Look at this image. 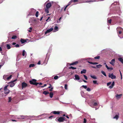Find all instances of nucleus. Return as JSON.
I'll list each match as a JSON object with an SVG mask.
<instances>
[{"instance_id": "nucleus-2", "label": "nucleus", "mask_w": 123, "mask_h": 123, "mask_svg": "<svg viewBox=\"0 0 123 123\" xmlns=\"http://www.w3.org/2000/svg\"><path fill=\"white\" fill-rule=\"evenodd\" d=\"M37 81V80L36 79H33L30 80L29 82L31 84L37 86V82H36Z\"/></svg>"}, {"instance_id": "nucleus-43", "label": "nucleus", "mask_w": 123, "mask_h": 123, "mask_svg": "<svg viewBox=\"0 0 123 123\" xmlns=\"http://www.w3.org/2000/svg\"><path fill=\"white\" fill-rule=\"evenodd\" d=\"M9 100H8V102H10L11 101L12 99H11V97H9Z\"/></svg>"}, {"instance_id": "nucleus-33", "label": "nucleus", "mask_w": 123, "mask_h": 123, "mask_svg": "<svg viewBox=\"0 0 123 123\" xmlns=\"http://www.w3.org/2000/svg\"><path fill=\"white\" fill-rule=\"evenodd\" d=\"M107 22L109 23V24H110L111 23V19H107Z\"/></svg>"}, {"instance_id": "nucleus-30", "label": "nucleus", "mask_w": 123, "mask_h": 123, "mask_svg": "<svg viewBox=\"0 0 123 123\" xmlns=\"http://www.w3.org/2000/svg\"><path fill=\"white\" fill-rule=\"evenodd\" d=\"M101 73L105 76H106V75L105 73L103 71H101Z\"/></svg>"}, {"instance_id": "nucleus-16", "label": "nucleus", "mask_w": 123, "mask_h": 123, "mask_svg": "<svg viewBox=\"0 0 123 123\" xmlns=\"http://www.w3.org/2000/svg\"><path fill=\"white\" fill-rule=\"evenodd\" d=\"M105 67L108 70H112L113 69V68L112 67H109L107 64L105 65Z\"/></svg>"}, {"instance_id": "nucleus-36", "label": "nucleus", "mask_w": 123, "mask_h": 123, "mask_svg": "<svg viewBox=\"0 0 123 123\" xmlns=\"http://www.w3.org/2000/svg\"><path fill=\"white\" fill-rule=\"evenodd\" d=\"M12 75H11L7 77L6 78L7 80H8L11 79L12 78Z\"/></svg>"}, {"instance_id": "nucleus-40", "label": "nucleus", "mask_w": 123, "mask_h": 123, "mask_svg": "<svg viewBox=\"0 0 123 123\" xmlns=\"http://www.w3.org/2000/svg\"><path fill=\"white\" fill-rule=\"evenodd\" d=\"M50 18V17H49L46 20V21L48 22L50 21L51 20L50 19H49Z\"/></svg>"}, {"instance_id": "nucleus-6", "label": "nucleus", "mask_w": 123, "mask_h": 123, "mask_svg": "<svg viewBox=\"0 0 123 123\" xmlns=\"http://www.w3.org/2000/svg\"><path fill=\"white\" fill-rule=\"evenodd\" d=\"M122 96V94H117L115 96V97L117 99H118L120 98Z\"/></svg>"}, {"instance_id": "nucleus-45", "label": "nucleus", "mask_w": 123, "mask_h": 123, "mask_svg": "<svg viewBox=\"0 0 123 123\" xmlns=\"http://www.w3.org/2000/svg\"><path fill=\"white\" fill-rule=\"evenodd\" d=\"M25 51L24 50L23 51V53H22V55L23 56H24L25 55Z\"/></svg>"}, {"instance_id": "nucleus-3", "label": "nucleus", "mask_w": 123, "mask_h": 123, "mask_svg": "<svg viewBox=\"0 0 123 123\" xmlns=\"http://www.w3.org/2000/svg\"><path fill=\"white\" fill-rule=\"evenodd\" d=\"M66 119V118L63 117H61L58 119V120L59 122H63Z\"/></svg>"}, {"instance_id": "nucleus-62", "label": "nucleus", "mask_w": 123, "mask_h": 123, "mask_svg": "<svg viewBox=\"0 0 123 123\" xmlns=\"http://www.w3.org/2000/svg\"><path fill=\"white\" fill-rule=\"evenodd\" d=\"M37 64L38 65H40V61H39L37 63Z\"/></svg>"}, {"instance_id": "nucleus-27", "label": "nucleus", "mask_w": 123, "mask_h": 123, "mask_svg": "<svg viewBox=\"0 0 123 123\" xmlns=\"http://www.w3.org/2000/svg\"><path fill=\"white\" fill-rule=\"evenodd\" d=\"M49 9L47 8H46L45 9V11L47 13H49Z\"/></svg>"}, {"instance_id": "nucleus-44", "label": "nucleus", "mask_w": 123, "mask_h": 123, "mask_svg": "<svg viewBox=\"0 0 123 123\" xmlns=\"http://www.w3.org/2000/svg\"><path fill=\"white\" fill-rule=\"evenodd\" d=\"M83 76H84V77L85 78L86 80H87L88 78H87V76L86 75H84Z\"/></svg>"}, {"instance_id": "nucleus-7", "label": "nucleus", "mask_w": 123, "mask_h": 123, "mask_svg": "<svg viewBox=\"0 0 123 123\" xmlns=\"http://www.w3.org/2000/svg\"><path fill=\"white\" fill-rule=\"evenodd\" d=\"M53 30V28H51L50 29L47 30L45 32V34H46L48 33H49L52 31Z\"/></svg>"}, {"instance_id": "nucleus-52", "label": "nucleus", "mask_w": 123, "mask_h": 123, "mask_svg": "<svg viewBox=\"0 0 123 123\" xmlns=\"http://www.w3.org/2000/svg\"><path fill=\"white\" fill-rule=\"evenodd\" d=\"M86 90L88 91L89 92L91 91V90L90 88H88L86 89Z\"/></svg>"}, {"instance_id": "nucleus-19", "label": "nucleus", "mask_w": 123, "mask_h": 123, "mask_svg": "<svg viewBox=\"0 0 123 123\" xmlns=\"http://www.w3.org/2000/svg\"><path fill=\"white\" fill-rule=\"evenodd\" d=\"M49 93V92H48L47 91H44L43 92V94H45V95H46L48 94Z\"/></svg>"}, {"instance_id": "nucleus-20", "label": "nucleus", "mask_w": 123, "mask_h": 123, "mask_svg": "<svg viewBox=\"0 0 123 123\" xmlns=\"http://www.w3.org/2000/svg\"><path fill=\"white\" fill-rule=\"evenodd\" d=\"M7 91H8L7 92H6V91H5L4 93L6 94V95H7L10 92V90L8 89H7Z\"/></svg>"}, {"instance_id": "nucleus-61", "label": "nucleus", "mask_w": 123, "mask_h": 123, "mask_svg": "<svg viewBox=\"0 0 123 123\" xmlns=\"http://www.w3.org/2000/svg\"><path fill=\"white\" fill-rule=\"evenodd\" d=\"M118 32L119 34H120L122 33V32L121 31H118Z\"/></svg>"}, {"instance_id": "nucleus-50", "label": "nucleus", "mask_w": 123, "mask_h": 123, "mask_svg": "<svg viewBox=\"0 0 123 123\" xmlns=\"http://www.w3.org/2000/svg\"><path fill=\"white\" fill-rule=\"evenodd\" d=\"M122 29H123L122 28L120 27H117V30H118V29H120V30H122Z\"/></svg>"}, {"instance_id": "nucleus-49", "label": "nucleus", "mask_w": 123, "mask_h": 123, "mask_svg": "<svg viewBox=\"0 0 123 123\" xmlns=\"http://www.w3.org/2000/svg\"><path fill=\"white\" fill-rule=\"evenodd\" d=\"M86 121L85 118L84 119L83 123H86Z\"/></svg>"}, {"instance_id": "nucleus-38", "label": "nucleus", "mask_w": 123, "mask_h": 123, "mask_svg": "<svg viewBox=\"0 0 123 123\" xmlns=\"http://www.w3.org/2000/svg\"><path fill=\"white\" fill-rule=\"evenodd\" d=\"M100 58V56H98L95 57H94L95 59H99Z\"/></svg>"}, {"instance_id": "nucleus-31", "label": "nucleus", "mask_w": 123, "mask_h": 123, "mask_svg": "<svg viewBox=\"0 0 123 123\" xmlns=\"http://www.w3.org/2000/svg\"><path fill=\"white\" fill-rule=\"evenodd\" d=\"M8 86V85H7V86H5V87H4V90L5 91H6L7 90V87Z\"/></svg>"}, {"instance_id": "nucleus-35", "label": "nucleus", "mask_w": 123, "mask_h": 123, "mask_svg": "<svg viewBox=\"0 0 123 123\" xmlns=\"http://www.w3.org/2000/svg\"><path fill=\"white\" fill-rule=\"evenodd\" d=\"M98 105V103L97 102H95L93 104V106H96Z\"/></svg>"}, {"instance_id": "nucleus-34", "label": "nucleus", "mask_w": 123, "mask_h": 123, "mask_svg": "<svg viewBox=\"0 0 123 123\" xmlns=\"http://www.w3.org/2000/svg\"><path fill=\"white\" fill-rule=\"evenodd\" d=\"M35 66V65L33 64H30L29 66V67L31 68V67H33Z\"/></svg>"}, {"instance_id": "nucleus-46", "label": "nucleus", "mask_w": 123, "mask_h": 123, "mask_svg": "<svg viewBox=\"0 0 123 123\" xmlns=\"http://www.w3.org/2000/svg\"><path fill=\"white\" fill-rule=\"evenodd\" d=\"M82 86L85 89H86L87 88V86H86L83 85Z\"/></svg>"}, {"instance_id": "nucleus-37", "label": "nucleus", "mask_w": 123, "mask_h": 123, "mask_svg": "<svg viewBox=\"0 0 123 123\" xmlns=\"http://www.w3.org/2000/svg\"><path fill=\"white\" fill-rule=\"evenodd\" d=\"M69 68V69H76V68L72 66H71Z\"/></svg>"}, {"instance_id": "nucleus-48", "label": "nucleus", "mask_w": 123, "mask_h": 123, "mask_svg": "<svg viewBox=\"0 0 123 123\" xmlns=\"http://www.w3.org/2000/svg\"><path fill=\"white\" fill-rule=\"evenodd\" d=\"M93 83L94 84H97V81L96 80H93Z\"/></svg>"}, {"instance_id": "nucleus-51", "label": "nucleus", "mask_w": 123, "mask_h": 123, "mask_svg": "<svg viewBox=\"0 0 123 123\" xmlns=\"http://www.w3.org/2000/svg\"><path fill=\"white\" fill-rule=\"evenodd\" d=\"M111 83V82H108L107 84V86H109L110 85Z\"/></svg>"}, {"instance_id": "nucleus-64", "label": "nucleus", "mask_w": 123, "mask_h": 123, "mask_svg": "<svg viewBox=\"0 0 123 123\" xmlns=\"http://www.w3.org/2000/svg\"><path fill=\"white\" fill-rule=\"evenodd\" d=\"M11 121H15V122H16L17 121L14 119H12Z\"/></svg>"}, {"instance_id": "nucleus-39", "label": "nucleus", "mask_w": 123, "mask_h": 123, "mask_svg": "<svg viewBox=\"0 0 123 123\" xmlns=\"http://www.w3.org/2000/svg\"><path fill=\"white\" fill-rule=\"evenodd\" d=\"M39 12L38 11H37L36 13V17H37L38 16V14Z\"/></svg>"}, {"instance_id": "nucleus-23", "label": "nucleus", "mask_w": 123, "mask_h": 123, "mask_svg": "<svg viewBox=\"0 0 123 123\" xmlns=\"http://www.w3.org/2000/svg\"><path fill=\"white\" fill-rule=\"evenodd\" d=\"M119 117V116L117 115H116L113 118V119H116L117 120Z\"/></svg>"}, {"instance_id": "nucleus-11", "label": "nucleus", "mask_w": 123, "mask_h": 123, "mask_svg": "<svg viewBox=\"0 0 123 123\" xmlns=\"http://www.w3.org/2000/svg\"><path fill=\"white\" fill-rule=\"evenodd\" d=\"M52 113L55 114L59 115L60 114V112L59 111H53Z\"/></svg>"}, {"instance_id": "nucleus-10", "label": "nucleus", "mask_w": 123, "mask_h": 123, "mask_svg": "<svg viewBox=\"0 0 123 123\" xmlns=\"http://www.w3.org/2000/svg\"><path fill=\"white\" fill-rule=\"evenodd\" d=\"M51 6V3L50 2L48 3L46 6V8H49Z\"/></svg>"}, {"instance_id": "nucleus-47", "label": "nucleus", "mask_w": 123, "mask_h": 123, "mask_svg": "<svg viewBox=\"0 0 123 123\" xmlns=\"http://www.w3.org/2000/svg\"><path fill=\"white\" fill-rule=\"evenodd\" d=\"M72 1L73 2H78V0H72L71 1Z\"/></svg>"}, {"instance_id": "nucleus-24", "label": "nucleus", "mask_w": 123, "mask_h": 123, "mask_svg": "<svg viewBox=\"0 0 123 123\" xmlns=\"http://www.w3.org/2000/svg\"><path fill=\"white\" fill-rule=\"evenodd\" d=\"M53 95V93L52 92H50L49 93V96L51 98H52Z\"/></svg>"}, {"instance_id": "nucleus-17", "label": "nucleus", "mask_w": 123, "mask_h": 123, "mask_svg": "<svg viewBox=\"0 0 123 123\" xmlns=\"http://www.w3.org/2000/svg\"><path fill=\"white\" fill-rule=\"evenodd\" d=\"M6 46L7 48V49H10L11 48V47L10 43L7 44Z\"/></svg>"}, {"instance_id": "nucleus-13", "label": "nucleus", "mask_w": 123, "mask_h": 123, "mask_svg": "<svg viewBox=\"0 0 123 123\" xmlns=\"http://www.w3.org/2000/svg\"><path fill=\"white\" fill-rule=\"evenodd\" d=\"M115 85V82L114 81H113L111 84V85L109 87V88H112L113 86H114Z\"/></svg>"}, {"instance_id": "nucleus-63", "label": "nucleus", "mask_w": 123, "mask_h": 123, "mask_svg": "<svg viewBox=\"0 0 123 123\" xmlns=\"http://www.w3.org/2000/svg\"><path fill=\"white\" fill-rule=\"evenodd\" d=\"M53 117V116H51L50 117H49V119H50L51 118V117Z\"/></svg>"}, {"instance_id": "nucleus-22", "label": "nucleus", "mask_w": 123, "mask_h": 123, "mask_svg": "<svg viewBox=\"0 0 123 123\" xmlns=\"http://www.w3.org/2000/svg\"><path fill=\"white\" fill-rule=\"evenodd\" d=\"M17 38V35H13L11 37L12 39H15Z\"/></svg>"}, {"instance_id": "nucleus-14", "label": "nucleus", "mask_w": 123, "mask_h": 123, "mask_svg": "<svg viewBox=\"0 0 123 123\" xmlns=\"http://www.w3.org/2000/svg\"><path fill=\"white\" fill-rule=\"evenodd\" d=\"M78 63V61H76L72 63H71L70 65H75L77 64Z\"/></svg>"}, {"instance_id": "nucleus-8", "label": "nucleus", "mask_w": 123, "mask_h": 123, "mask_svg": "<svg viewBox=\"0 0 123 123\" xmlns=\"http://www.w3.org/2000/svg\"><path fill=\"white\" fill-rule=\"evenodd\" d=\"M27 40H28V39H26L25 40L24 39L21 38L20 39V41L22 43H25V42H26Z\"/></svg>"}, {"instance_id": "nucleus-18", "label": "nucleus", "mask_w": 123, "mask_h": 123, "mask_svg": "<svg viewBox=\"0 0 123 123\" xmlns=\"http://www.w3.org/2000/svg\"><path fill=\"white\" fill-rule=\"evenodd\" d=\"M54 32H55L57 31L58 30V27L56 26H55L54 28Z\"/></svg>"}, {"instance_id": "nucleus-26", "label": "nucleus", "mask_w": 123, "mask_h": 123, "mask_svg": "<svg viewBox=\"0 0 123 123\" xmlns=\"http://www.w3.org/2000/svg\"><path fill=\"white\" fill-rule=\"evenodd\" d=\"M95 101V100L94 99H92L91 100L90 102V103H92V104H93Z\"/></svg>"}, {"instance_id": "nucleus-21", "label": "nucleus", "mask_w": 123, "mask_h": 123, "mask_svg": "<svg viewBox=\"0 0 123 123\" xmlns=\"http://www.w3.org/2000/svg\"><path fill=\"white\" fill-rule=\"evenodd\" d=\"M86 72V69H84L81 71V74L85 73Z\"/></svg>"}, {"instance_id": "nucleus-41", "label": "nucleus", "mask_w": 123, "mask_h": 123, "mask_svg": "<svg viewBox=\"0 0 123 123\" xmlns=\"http://www.w3.org/2000/svg\"><path fill=\"white\" fill-rule=\"evenodd\" d=\"M58 76H55L54 77V79L55 80H56L58 78Z\"/></svg>"}, {"instance_id": "nucleus-57", "label": "nucleus", "mask_w": 123, "mask_h": 123, "mask_svg": "<svg viewBox=\"0 0 123 123\" xmlns=\"http://www.w3.org/2000/svg\"><path fill=\"white\" fill-rule=\"evenodd\" d=\"M88 62L90 64H93V62H90V61H88Z\"/></svg>"}, {"instance_id": "nucleus-4", "label": "nucleus", "mask_w": 123, "mask_h": 123, "mask_svg": "<svg viewBox=\"0 0 123 123\" xmlns=\"http://www.w3.org/2000/svg\"><path fill=\"white\" fill-rule=\"evenodd\" d=\"M21 86L22 89H23L24 88H25L28 86L27 84L25 82H23L22 83Z\"/></svg>"}, {"instance_id": "nucleus-5", "label": "nucleus", "mask_w": 123, "mask_h": 123, "mask_svg": "<svg viewBox=\"0 0 123 123\" xmlns=\"http://www.w3.org/2000/svg\"><path fill=\"white\" fill-rule=\"evenodd\" d=\"M109 77L110 78H111L112 79H115L116 78V76L113 75V73L111 74H109Z\"/></svg>"}, {"instance_id": "nucleus-42", "label": "nucleus", "mask_w": 123, "mask_h": 123, "mask_svg": "<svg viewBox=\"0 0 123 123\" xmlns=\"http://www.w3.org/2000/svg\"><path fill=\"white\" fill-rule=\"evenodd\" d=\"M67 85V84H65V85L64 88L65 89L67 90L68 89Z\"/></svg>"}, {"instance_id": "nucleus-1", "label": "nucleus", "mask_w": 123, "mask_h": 123, "mask_svg": "<svg viewBox=\"0 0 123 123\" xmlns=\"http://www.w3.org/2000/svg\"><path fill=\"white\" fill-rule=\"evenodd\" d=\"M113 19H114L115 21L117 22H118L119 23L122 22V20L120 19V18L117 16L113 17H112Z\"/></svg>"}, {"instance_id": "nucleus-9", "label": "nucleus", "mask_w": 123, "mask_h": 123, "mask_svg": "<svg viewBox=\"0 0 123 123\" xmlns=\"http://www.w3.org/2000/svg\"><path fill=\"white\" fill-rule=\"evenodd\" d=\"M110 63L113 66H114L115 63V59H113L111 60V61L110 62Z\"/></svg>"}, {"instance_id": "nucleus-55", "label": "nucleus", "mask_w": 123, "mask_h": 123, "mask_svg": "<svg viewBox=\"0 0 123 123\" xmlns=\"http://www.w3.org/2000/svg\"><path fill=\"white\" fill-rule=\"evenodd\" d=\"M36 84H37V85L38 84H39V85H42V84L41 83V82H40V83H37H37H36Z\"/></svg>"}, {"instance_id": "nucleus-53", "label": "nucleus", "mask_w": 123, "mask_h": 123, "mask_svg": "<svg viewBox=\"0 0 123 123\" xmlns=\"http://www.w3.org/2000/svg\"><path fill=\"white\" fill-rule=\"evenodd\" d=\"M15 46L16 47H19V45L18 44H17Z\"/></svg>"}, {"instance_id": "nucleus-29", "label": "nucleus", "mask_w": 123, "mask_h": 123, "mask_svg": "<svg viewBox=\"0 0 123 123\" xmlns=\"http://www.w3.org/2000/svg\"><path fill=\"white\" fill-rule=\"evenodd\" d=\"M102 66V65H101V64H99L98 65H96V67L97 68H100Z\"/></svg>"}, {"instance_id": "nucleus-58", "label": "nucleus", "mask_w": 123, "mask_h": 123, "mask_svg": "<svg viewBox=\"0 0 123 123\" xmlns=\"http://www.w3.org/2000/svg\"><path fill=\"white\" fill-rule=\"evenodd\" d=\"M98 62H93V65H96L98 64Z\"/></svg>"}, {"instance_id": "nucleus-32", "label": "nucleus", "mask_w": 123, "mask_h": 123, "mask_svg": "<svg viewBox=\"0 0 123 123\" xmlns=\"http://www.w3.org/2000/svg\"><path fill=\"white\" fill-rule=\"evenodd\" d=\"M70 4V2L68 4V5H67L66 6L65 8H64V10L65 11L66 10V9L68 7V6Z\"/></svg>"}, {"instance_id": "nucleus-59", "label": "nucleus", "mask_w": 123, "mask_h": 123, "mask_svg": "<svg viewBox=\"0 0 123 123\" xmlns=\"http://www.w3.org/2000/svg\"><path fill=\"white\" fill-rule=\"evenodd\" d=\"M6 75H4V76H3V79H4V80H5V79H6Z\"/></svg>"}, {"instance_id": "nucleus-56", "label": "nucleus", "mask_w": 123, "mask_h": 123, "mask_svg": "<svg viewBox=\"0 0 123 123\" xmlns=\"http://www.w3.org/2000/svg\"><path fill=\"white\" fill-rule=\"evenodd\" d=\"M53 87H51L50 89H49V91H52V90L53 89Z\"/></svg>"}, {"instance_id": "nucleus-54", "label": "nucleus", "mask_w": 123, "mask_h": 123, "mask_svg": "<svg viewBox=\"0 0 123 123\" xmlns=\"http://www.w3.org/2000/svg\"><path fill=\"white\" fill-rule=\"evenodd\" d=\"M119 71H120V75H121V79H122V74L121 73V71H120V70H119Z\"/></svg>"}, {"instance_id": "nucleus-12", "label": "nucleus", "mask_w": 123, "mask_h": 123, "mask_svg": "<svg viewBox=\"0 0 123 123\" xmlns=\"http://www.w3.org/2000/svg\"><path fill=\"white\" fill-rule=\"evenodd\" d=\"M75 79L76 80H79L80 79L79 76L77 74L75 75Z\"/></svg>"}, {"instance_id": "nucleus-28", "label": "nucleus", "mask_w": 123, "mask_h": 123, "mask_svg": "<svg viewBox=\"0 0 123 123\" xmlns=\"http://www.w3.org/2000/svg\"><path fill=\"white\" fill-rule=\"evenodd\" d=\"M91 77L94 79H97V77L95 75L92 76V75H90Z\"/></svg>"}, {"instance_id": "nucleus-60", "label": "nucleus", "mask_w": 123, "mask_h": 123, "mask_svg": "<svg viewBox=\"0 0 123 123\" xmlns=\"http://www.w3.org/2000/svg\"><path fill=\"white\" fill-rule=\"evenodd\" d=\"M92 2V0H89V1H86L87 2Z\"/></svg>"}, {"instance_id": "nucleus-15", "label": "nucleus", "mask_w": 123, "mask_h": 123, "mask_svg": "<svg viewBox=\"0 0 123 123\" xmlns=\"http://www.w3.org/2000/svg\"><path fill=\"white\" fill-rule=\"evenodd\" d=\"M118 60L123 64V58H118Z\"/></svg>"}, {"instance_id": "nucleus-25", "label": "nucleus", "mask_w": 123, "mask_h": 123, "mask_svg": "<svg viewBox=\"0 0 123 123\" xmlns=\"http://www.w3.org/2000/svg\"><path fill=\"white\" fill-rule=\"evenodd\" d=\"M15 85L14 83H13V82H11V84L10 85V86L11 87H13Z\"/></svg>"}]
</instances>
